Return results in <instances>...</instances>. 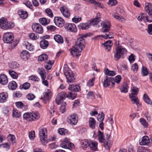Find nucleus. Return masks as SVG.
<instances>
[{
    "label": "nucleus",
    "mask_w": 152,
    "mask_h": 152,
    "mask_svg": "<svg viewBox=\"0 0 152 152\" xmlns=\"http://www.w3.org/2000/svg\"><path fill=\"white\" fill-rule=\"evenodd\" d=\"M139 91V90L137 88L133 86L132 88V93L130 94H132V96H136L138 94Z\"/></svg>",
    "instance_id": "49530a36"
},
{
    "label": "nucleus",
    "mask_w": 152,
    "mask_h": 152,
    "mask_svg": "<svg viewBox=\"0 0 152 152\" xmlns=\"http://www.w3.org/2000/svg\"><path fill=\"white\" fill-rule=\"evenodd\" d=\"M112 15L115 19L120 22L124 21L125 20L124 17L120 16L117 13H113Z\"/></svg>",
    "instance_id": "2f4dec72"
},
{
    "label": "nucleus",
    "mask_w": 152,
    "mask_h": 152,
    "mask_svg": "<svg viewBox=\"0 0 152 152\" xmlns=\"http://www.w3.org/2000/svg\"><path fill=\"white\" fill-rule=\"evenodd\" d=\"M91 1V3L95 5L98 6L99 7L102 8L103 7V5H102L100 3L96 2L94 0H92V1Z\"/></svg>",
    "instance_id": "bf43d9fd"
},
{
    "label": "nucleus",
    "mask_w": 152,
    "mask_h": 152,
    "mask_svg": "<svg viewBox=\"0 0 152 152\" xmlns=\"http://www.w3.org/2000/svg\"><path fill=\"white\" fill-rule=\"evenodd\" d=\"M20 66L19 64L16 61H13L10 63V67L13 69H16L19 67Z\"/></svg>",
    "instance_id": "37998d69"
},
{
    "label": "nucleus",
    "mask_w": 152,
    "mask_h": 152,
    "mask_svg": "<svg viewBox=\"0 0 152 152\" xmlns=\"http://www.w3.org/2000/svg\"><path fill=\"white\" fill-rule=\"evenodd\" d=\"M113 78L106 76L103 81V86L105 87H107L109 86L111 83H112L113 85H114L115 83L113 82Z\"/></svg>",
    "instance_id": "2eb2a0df"
},
{
    "label": "nucleus",
    "mask_w": 152,
    "mask_h": 152,
    "mask_svg": "<svg viewBox=\"0 0 152 152\" xmlns=\"http://www.w3.org/2000/svg\"><path fill=\"white\" fill-rule=\"evenodd\" d=\"M14 26L13 23L8 22L6 18H2L0 19V27L2 29L7 30Z\"/></svg>",
    "instance_id": "39448f33"
},
{
    "label": "nucleus",
    "mask_w": 152,
    "mask_h": 152,
    "mask_svg": "<svg viewBox=\"0 0 152 152\" xmlns=\"http://www.w3.org/2000/svg\"><path fill=\"white\" fill-rule=\"evenodd\" d=\"M35 97V96L32 94H28L26 96L27 98L29 100H31L33 99Z\"/></svg>",
    "instance_id": "338daca9"
},
{
    "label": "nucleus",
    "mask_w": 152,
    "mask_h": 152,
    "mask_svg": "<svg viewBox=\"0 0 152 152\" xmlns=\"http://www.w3.org/2000/svg\"><path fill=\"white\" fill-rule=\"evenodd\" d=\"M28 37L30 39L34 40L38 39L39 38V36L35 33H30L29 34Z\"/></svg>",
    "instance_id": "3c124183"
},
{
    "label": "nucleus",
    "mask_w": 152,
    "mask_h": 152,
    "mask_svg": "<svg viewBox=\"0 0 152 152\" xmlns=\"http://www.w3.org/2000/svg\"><path fill=\"white\" fill-rule=\"evenodd\" d=\"M105 74L108 76H114L115 75V71H110L107 68H105L104 70Z\"/></svg>",
    "instance_id": "ea45409f"
},
{
    "label": "nucleus",
    "mask_w": 152,
    "mask_h": 152,
    "mask_svg": "<svg viewBox=\"0 0 152 152\" xmlns=\"http://www.w3.org/2000/svg\"><path fill=\"white\" fill-rule=\"evenodd\" d=\"M81 20V18L80 17H77L75 16L72 19L73 22L77 23Z\"/></svg>",
    "instance_id": "774afa93"
},
{
    "label": "nucleus",
    "mask_w": 152,
    "mask_h": 152,
    "mask_svg": "<svg viewBox=\"0 0 152 152\" xmlns=\"http://www.w3.org/2000/svg\"><path fill=\"white\" fill-rule=\"evenodd\" d=\"M20 56L21 58L26 60H28L29 57V54L28 51L24 50L21 53Z\"/></svg>",
    "instance_id": "393cba45"
},
{
    "label": "nucleus",
    "mask_w": 152,
    "mask_h": 152,
    "mask_svg": "<svg viewBox=\"0 0 152 152\" xmlns=\"http://www.w3.org/2000/svg\"><path fill=\"white\" fill-rule=\"evenodd\" d=\"M77 95L76 93L74 92L72 93L71 92H69L67 95L66 94L67 98L72 100L75 99Z\"/></svg>",
    "instance_id": "c03bdc74"
},
{
    "label": "nucleus",
    "mask_w": 152,
    "mask_h": 152,
    "mask_svg": "<svg viewBox=\"0 0 152 152\" xmlns=\"http://www.w3.org/2000/svg\"><path fill=\"white\" fill-rule=\"evenodd\" d=\"M150 143V140L148 137L147 136L143 137L141 141L140 140L139 143L141 145H146Z\"/></svg>",
    "instance_id": "aec40b11"
},
{
    "label": "nucleus",
    "mask_w": 152,
    "mask_h": 152,
    "mask_svg": "<svg viewBox=\"0 0 152 152\" xmlns=\"http://www.w3.org/2000/svg\"><path fill=\"white\" fill-rule=\"evenodd\" d=\"M142 16H143V17L142 18V20H143L145 22H152V19L149 20V18L147 16L146 14L142 13Z\"/></svg>",
    "instance_id": "603ef678"
},
{
    "label": "nucleus",
    "mask_w": 152,
    "mask_h": 152,
    "mask_svg": "<svg viewBox=\"0 0 152 152\" xmlns=\"http://www.w3.org/2000/svg\"><path fill=\"white\" fill-rule=\"evenodd\" d=\"M60 10L63 15L66 18H68L70 16V12L68 9L66 7L63 6L60 8Z\"/></svg>",
    "instance_id": "dca6fc26"
},
{
    "label": "nucleus",
    "mask_w": 152,
    "mask_h": 152,
    "mask_svg": "<svg viewBox=\"0 0 152 152\" xmlns=\"http://www.w3.org/2000/svg\"><path fill=\"white\" fill-rule=\"evenodd\" d=\"M54 39L55 41L59 43H62L64 40L62 37L59 35H54Z\"/></svg>",
    "instance_id": "473e14b6"
},
{
    "label": "nucleus",
    "mask_w": 152,
    "mask_h": 152,
    "mask_svg": "<svg viewBox=\"0 0 152 152\" xmlns=\"http://www.w3.org/2000/svg\"><path fill=\"white\" fill-rule=\"evenodd\" d=\"M45 12L48 15L50 18H52L53 16V14L52 10L49 9L47 8L45 10Z\"/></svg>",
    "instance_id": "5fc2aeb1"
},
{
    "label": "nucleus",
    "mask_w": 152,
    "mask_h": 152,
    "mask_svg": "<svg viewBox=\"0 0 152 152\" xmlns=\"http://www.w3.org/2000/svg\"><path fill=\"white\" fill-rule=\"evenodd\" d=\"M89 146L91 150L95 151L97 149V143L96 141L89 142Z\"/></svg>",
    "instance_id": "c9c22d12"
},
{
    "label": "nucleus",
    "mask_w": 152,
    "mask_h": 152,
    "mask_svg": "<svg viewBox=\"0 0 152 152\" xmlns=\"http://www.w3.org/2000/svg\"><path fill=\"white\" fill-rule=\"evenodd\" d=\"M66 121L71 125H75L78 121L77 115L76 114H73L67 118Z\"/></svg>",
    "instance_id": "1a4fd4ad"
},
{
    "label": "nucleus",
    "mask_w": 152,
    "mask_h": 152,
    "mask_svg": "<svg viewBox=\"0 0 152 152\" xmlns=\"http://www.w3.org/2000/svg\"><path fill=\"white\" fill-rule=\"evenodd\" d=\"M15 105L17 107L19 108H22L24 106V104L21 102H16Z\"/></svg>",
    "instance_id": "0e129e2a"
},
{
    "label": "nucleus",
    "mask_w": 152,
    "mask_h": 152,
    "mask_svg": "<svg viewBox=\"0 0 152 152\" xmlns=\"http://www.w3.org/2000/svg\"><path fill=\"white\" fill-rule=\"evenodd\" d=\"M87 97L88 99H94V96L93 92L92 91H89L87 94Z\"/></svg>",
    "instance_id": "680f3d73"
},
{
    "label": "nucleus",
    "mask_w": 152,
    "mask_h": 152,
    "mask_svg": "<svg viewBox=\"0 0 152 152\" xmlns=\"http://www.w3.org/2000/svg\"><path fill=\"white\" fill-rule=\"evenodd\" d=\"M3 40L5 43H12L14 42V35L11 32L4 33L3 35Z\"/></svg>",
    "instance_id": "0eeeda50"
},
{
    "label": "nucleus",
    "mask_w": 152,
    "mask_h": 152,
    "mask_svg": "<svg viewBox=\"0 0 152 152\" xmlns=\"http://www.w3.org/2000/svg\"><path fill=\"white\" fill-rule=\"evenodd\" d=\"M141 74L143 76H147L148 74V71L147 68L143 66H142V67Z\"/></svg>",
    "instance_id": "79ce46f5"
},
{
    "label": "nucleus",
    "mask_w": 152,
    "mask_h": 152,
    "mask_svg": "<svg viewBox=\"0 0 152 152\" xmlns=\"http://www.w3.org/2000/svg\"><path fill=\"white\" fill-rule=\"evenodd\" d=\"M90 24L88 22L86 23H80L78 26L79 28L82 30L87 29L90 28Z\"/></svg>",
    "instance_id": "cd10ccee"
},
{
    "label": "nucleus",
    "mask_w": 152,
    "mask_h": 152,
    "mask_svg": "<svg viewBox=\"0 0 152 152\" xmlns=\"http://www.w3.org/2000/svg\"><path fill=\"white\" fill-rule=\"evenodd\" d=\"M128 86L127 84L126 83H124L120 88L121 91L125 93H127L128 92Z\"/></svg>",
    "instance_id": "f704fd0d"
},
{
    "label": "nucleus",
    "mask_w": 152,
    "mask_h": 152,
    "mask_svg": "<svg viewBox=\"0 0 152 152\" xmlns=\"http://www.w3.org/2000/svg\"><path fill=\"white\" fill-rule=\"evenodd\" d=\"M52 96V93L49 89H47V92L43 93V99L45 101H47L50 99Z\"/></svg>",
    "instance_id": "412c9836"
},
{
    "label": "nucleus",
    "mask_w": 152,
    "mask_h": 152,
    "mask_svg": "<svg viewBox=\"0 0 152 152\" xmlns=\"http://www.w3.org/2000/svg\"><path fill=\"white\" fill-rule=\"evenodd\" d=\"M116 0H109L108 3L109 5L111 6L115 5L117 4Z\"/></svg>",
    "instance_id": "e2e57ef3"
},
{
    "label": "nucleus",
    "mask_w": 152,
    "mask_h": 152,
    "mask_svg": "<svg viewBox=\"0 0 152 152\" xmlns=\"http://www.w3.org/2000/svg\"><path fill=\"white\" fill-rule=\"evenodd\" d=\"M18 86L16 82L14 81L10 82L8 85L9 88L12 90H14L16 89L17 87Z\"/></svg>",
    "instance_id": "7c9ffc66"
},
{
    "label": "nucleus",
    "mask_w": 152,
    "mask_h": 152,
    "mask_svg": "<svg viewBox=\"0 0 152 152\" xmlns=\"http://www.w3.org/2000/svg\"><path fill=\"white\" fill-rule=\"evenodd\" d=\"M61 146L63 148L72 150L75 148L74 144L68 140L63 141L60 144Z\"/></svg>",
    "instance_id": "9d476101"
},
{
    "label": "nucleus",
    "mask_w": 152,
    "mask_h": 152,
    "mask_svg": "<svg viewBox=\"0 0 152 152\" xmlns=\"http://www.w3.org/2000/svg\"><path fill=\"white\" fill-rule=\"evenodd\" d=\"M104 47L107 51H109L110 49L113 45L111 40H109L107 41L104 43L102 44Z\"/></svg>",
    "instance_id": "b1692460"
},
{
    "label": "nucleus",
    "mask_w": 152,
    "mask_h": 152,
    "mask_svg": "<svg viewBox=\"0 0 152 152\" xmlns=\"http://www.w3.org/2000/svg\"><path fill=\"white\" fill-rule=\"evenodd\" d=\"M25 46L26 48L29 51H33L34 50L33 46L31 44L28 42L25 43Z\"/></svg>",
    "instance_id": "09e8293b"
},
{
    "label": "nucleus",
    "mask_w": 152,
    "mask_h": 152,
    "mask_svg": "<svg viewBox=\"0 0 152 152\" xmlns=\"http://www.w3.org/2000/svg\"><path fill=\"white\" fill-rule=\"evenodd\" d=\"M29 137L31 140H33L35 137V133L34 131L29 132Z\"/></svg>",
    "instance_id": "052dcab7"
},
{
    "label": "nucleus",
    "mask_w": 152,
    "mask_h": 152,
    "mask_svg": "<svg viewBox=\"0 0 152 152\" xmlns=\"http://www.w3.org/2000/svg\"><path fill=\"white\" fill-rule=\"evenodd\" d=\"M64 72V75L66 77L67 82L68 83L74 82L75 80V78L72 72L68 68L65 69Z\"/></svg>",
    "instance_id": "6e6552de"
},
{
    "label": "nucleus",
    "mask_w": 152,
    "mask_h": 152,
    "mask_svg": "<svg viewBox=\"0 0 152 152\" xmlns=\"http://www.w3.org/2000/svg\"><path fill=\"white\" fill-rule=\"evenodd\" d=\"M100 21L99 18H95L92 19L89 22L90 25H94L97 24Z\"/></svg>",
    "instance_id": "de8ad7c7"
},
{
    "label": "nucleus",
    "mask_w": 152,
    "mask_h": 152,
    "mask_svg": "<svg viewBox=\"0 0 152 152\" xmlns=\"http://www.w3.org/2000/svg\"><path fill=\"white\" fill-rule=\"evenodd\" d=\"M48 59V55L45 54H43L39 56L38 58V60L41 61H45L47 62Z\"/></svg>",
    "instance_id": "a19ab883"
},
{
    "label": "nucleus",
    "mask_w": 152,
    "mask_h": 152,
    "mask_svg": "<svg viewBox=\"0 0 152 152\" xmlns=\"http://www.w3.org/2000/svg\"><path fill=\"white\" fill-rule=\"evenodd\" d=\"M67 97L66 93L65 92H61L58 93L56 99V102L59 104L61 101Z\"/></svg>",
    "instance_id": "ddd939ff"
},
{
    "label": "nucleus",
    "mask_w": 152,
    "mask_h": 152,
    "mask_svg": "<svg viewBox=\"0 0 152 152\" xmlns=\"http://www.w3.org/2000/svg\"><path fill=\"white\" fill-rule=\"evenodd\" d=\"M48 42L45 39L42 40L40 43L41 47L43 49L46 48L48 46Z\"/></svg>",
    "instance_id": "e433bc0d"
},
{
    "label": "nucleus",
    "mask_w": 152,
    "mask_h": 152,
    "mask_svg": "<svg viewBox=\"0 0 152 152\" xmlns=\"http://www.w3.org/2000/svg\"><path fill=\"white\" fill-rule=\"evenodd\" d=\"M145 10L149 15H152V4L150 3L145 4Z\"/></svg>",
    "instance_id": "f3484780"
},
{
    "label": "nucleus",
    "mask_w": 152,
    "mask_h": 152,
    "mask_svg": "<svg viewBox=\"0 0 152 152\" xmlns=\"http://www.w3.org/2000/svg\"><path fill=\"white\" fill-rule=\"evenodd\" d=\"M89 142H88L87 141L84 140L82 142L81 145L82 148L85 149L89 145Z\"/></svg>",
    "instance_id": "6e6d98bb"
},
{
    "label": "nucleus",
    "mask_w": 152,
    "mask_h": 152,
    "mask_svg": "<svg viewBox=\"0 0 152 152\" xmlns=\"http://www.w3.org/2000/svg\"><path fill=\"white\" fill-rule=\"evenodd\" d=\"M24 119L28 121H32L38 120L40 117L39 113L37 112L26 113L23 115Z\"/></svg>",
    "instance_id": "f03ea898"
},
{
    "label": "nucleus",
    "mask_w": 152,
    "mask_h": 152,
    "mask_svg": "<svg viewBox=\"0 0 152 152\" xmlns=\"http://www.w3.org/2000/svg\"><path fill=\"white\" fill-rule=\"evenodd\" d=\"M38 72L41 76L42 79H46V74L45 70L43 68H38Z\"/></svg>",
    "instance_id": "c85d7f7f"
},
{
    "label": "nucleus",
    "mask_w": 152,
    "mask_h": 152,
    "mask_svg": "<svg viewBox=\"0 0 152 152\" xmlns=\"http://www.w3.org/2000/svg\"><path fill=\"white\" fill-rule=\"evenodd\" d=\"M30 86V84L28 83H25L21 85L20 86V89H23L25 90H27L28 89Z\"/></svg>",
    "instance_id": "8fccbe9b"
},
{
    "label": "nucleus",
    "mask_w": 152,
    "mask_h": 152,
    "mask_svg": "<svg viewBox=\"0 0 152 152\" xmlns=\"http://www.w3.org/2000/svg\"><path fill=\"white\" fill-rule=\"evenodd\" d=\"M39 138L40 141L43 145H46L48 142L47 130L45 128L40 129L39 130Z\"/></svg>",
    "instance_id": "20e7f679"
},
{
    "label": "nucleus",
    "mask_w": 152,
    "mask_h": 152,
    "mask_svg": "<svg viewBox=\"0 0 152 152\" xmlns=\"http://www.w3.org/2000/svg\"><path fill=\"white\" fill-rule=\"evenodd\" d=\"M18 14L20 18L23 19H25L27 18L28 16L27 12L25 11L21 10L18 11Z\"/></svg>",
    "instance_id": "5701e85b"
},
{
    "label": "nucleus",
    "mask_w": 152,
    "mask_h": 152,
    "mask_svg": "<svg viewBox=\"0 0 152 152\" xmlns=\"http://www.w3.org/2000/svg\"><path fill=\"white\" fill-rule=\"evenodd\" d=\"M118 44H116L117 46L115 48V52L114 54V59L116 61H118L122 56L125 54L126 52V50L124 48H123L121 46H118Z\"/></svg>",
    "instance_id": "7ed1b4c3"
},
{
    "label": "nucleus",
    "mask_w": 152,
    "mask_h": 152,
    "mask_svg": "<svg viewBox=\"0 0 152 152\" xmlns=\"http://www.w3.org/2000/svg\"><path fill=\"white\" fill-rule=\"evenodd\" d=\"M31 28L34 32L38 34H41L43 32V28L39 23H34L33 24Z\"/></svg>",
    "instance_id": "9b49d317"
},
{
    "label": "nucleus",
    "mask_w": 152,
    "mask_h": 152,
    "mask_svg": "<svg viewBox=\"0 0 152 152\" xmlns=\"http://www.w3.org/2000/svg\"><path fill=\"white\" fill-rule=\"evenodd\" d=\"M9 74L10 76L13 79H17L18 77V75L17 72L12 69L9 70Z\"/></svg>",
    "instance_id": "4c0bfd02"
},
{
    "label": "nucleus",
    "mask_w": 152,
    "mask_h": 152,
    "mask_svg": "<svg viewBox=\"0 0 152 152\" xmlns=\"http://www.w3.org/2000/svg\"><path fill=\"white\" fill-rule=\"evenodd\" d=\"M8 83V79L6 75L4 74L0 75V83L4 85L7 84Z\"/></svg>",
    "instance_id": "6ab92c4d"
},
{
    "label": "nucleus",
    "mask_w": 152,
    "mask_h": 152,
    "mask_svg": "<svg viewBox=\"0 0 152 152\" xmlns=\"http://www.w3.org/2000/svg\"><path fill=\"white\" fill-rule=\"evenodd\" d=\"M129 97L131 99V101L133 102V104H135L138 107H139L140 104H139V100L136 96H132V94H129Z\"/></svg>",
    "instance_id": "bb28decb"
},
{
    "label": "nucleus",
    "mask_w": 152,
    "mask_h": 152,
    "mask_svg": "<svg viewBox=\"0 0 152 152\" xmlns=\"http://www.w3.org/2000/svg\"><path fill=\"white\" fill-rule=\"evenodd\" d=\"M79 36V38L75 42V44L70 49V53L73 56H78L80 55V53L81 52L85 47L84 38L89 36V34L88 33L81 34Z\"/></svg>",
    "instance_id": "f257e3e1"
},
{
    "label": "nucleus",
    "mask_w": 152,
    "mask_h": 152,
    "mask_svg": "<svg viewBox=\"0 0 152 152\" xmlns=\"http://www.w3.org/2000/svg\"><path fill=\"white\" fill-rule=\"evenodd\" d=\"M121 77L119 75L116 76L114 79H113V81H114L117 83H119L121 80Z\"/></svg>",
    "instance_id": "69168bd1"
},
{
    "label": "nucleus",
    "mask_w": 152,
    "mask_h": 152,
    "mask_svg": "<svg viewBox=\"0 0 152 152\" xmlns=\"http://www.w3.org/2000/svg\"><path fill=\"white\" fill-rule=\"evenodd\" d=\"M88 124L89 126L92 129H95L96 125V122L95 119L91 117L89 119Z\"/></svg>",
    "instance_id": "4be33fe9"
},
{
    "label": "nucleus",
    "mask_w": 152,
    "mask_h": 152,
    "mask_svg": "<svg viewBox=\"0 0 152 152\" xmlns=\"http://www.w3.org/2000/svg\"><path fill=\"white\" fill-rule=\"evenodd\" d=\"M54 21L56 25L58 27L63 26L65 23L64 19L59 17H55L54 18Z\"/></svg>",
    "instance_id": "4468645a"
},
{
    "label": "nucleus",
    "mask_w": 152,
    "mask_h": 152,
    "mask_svg": "<svg viewBox=\"0 0 152 152\" xmlns=\"http://www.w3.org/2000/svg\"><path fill=\"white\" fill-rule=\"evenodd\" d=\"M12 115L13 117L19 118L21 116V114L18 110H14L12 112Z\"/></svg>",
    "instance_id": "864d4df0"
},
{
    "label": "nucleus",
    "mask_w": 152,
    "mask_h": 152,
    "mask_svg": "<svg viewBox=\"0 0 152 152\" xmlns=\"http://www.w3.org/2000/svg\"><path fill=\"white\" fill-rule=\"evenodd\" d=\"M104 115L102 112L101 113V114H98L97 117V120L99 121L102 122L104 118Z\"/></svg>",
    "instance_id": "13d9d810"
},
{
    "label": "nucleus",
    "mask_w": 152,
    "mask_h": 152,
    "mask_svg": "<svg viewBox=\"0 0 152 152\" xmlns=\"http://www.w3.org/2000/svg\"><path fill=\"white\" fill-rule=\"evenodd\" d=\"M39 21L40 23L44 26L47 25L50 22V21L49 20H47L45 18H40L39 20Z\"/></svg>",
    "instance_id": "58836bf2"
},
{
    "label": "nucleus",
    "mask_w": 152,
    "mask_h": 152,
    "mask_svg": "<svg viewBox=\"0 0 152 152\" xmlns=\"http://www.w3.org/2000/svg\"><path fill=\"white\" fill-rule=\"evenodd\" d=\"M102 26V31L103 32H108L110 29V23L109 21L105 20L101 23Z\"/></svg>",
    "instance_id": "f8f14e48"
},
{
    "label": "nucleus",
    "mask_w": 152,
    "mask_h": 152,
    "mask_svg": "<svg viewBox=\"0 0 152 152\" xmlns=\"http://www.w3.org/2000/svg\"><path fill=\"white\" fill-rule=\"evenodd\" d=\"M139 122L143 126L144 128H146L148 127V123L144 118H140V119Z\"/></svg>",
    "instance_id": "a18cd8bd"
},
{
    "label": "nucleus",
    "mask_w": 152,
    "mask_h": 152,
    "mask_svg": "<svg viewBox=\"0 0 152 152\" xmlns=\"http://www.w3.org/2000/svg\"><path fill=\"white\" fill-rule=\"evenodd\" d=\"M143 99L144 102L150 105L152 104V102L151 99L147 94H144L143 97Z\"/></svg>",
    "instance_id": "72a5a7b5"
},
{
    "label": "nucleus",
    "mask_w": 152,
    "mask_h": 152,
    "mask_svg": "<svg viewBox=\"0 0 152 152\" xmlns=\"http://www.w3.org/2000/svg\"><path fill=\"white\" fill-rule=\"evenodd\" d=\"M66 27L68 30L70 31L75 32L77 31L76 26L74 23H68L66 25Z\"/></svg>",
    "instance_id": "a211bd4d"
},
{
    "label": "nucleus",
    "mask_w": 152,
    "mask_h": 152,
    "mask_svg": "<svg viewBox=\"0 0 152 152\" xmlns=\"http://www.w3.org/2000/svg\"><path fill=\"white\" fill-rule=\"evenodd\" d=\"M98 139L99 141L101 143H103L105 148L107 150H109L110 148V145L108 143V140L105 141V139L104 138V136L102 132L100 131H98L97 135Z\"/></svg>",
    "instance_id": "423d86ee"
},
{
    "label": "nucleus",
    "mask_w": 152,
    "mask_h": 152,
    "mask_svg": "<svg viewBox=\"0 0 152 152\" xmlns=\"http://www.w3.org/2000/svg\"><path fill=\"white\" fill-rule=\"evenodd\" d=\"M68 89L69 91H80V88L79 86L78 85H70Z\"/></svg>",
    "instance_id": "c756f323"
},
{
    "label": "nucleus",
    "mask_w": 152,
    "mask_h": 152,
    "mask_svg": "<svg viewBox=\"0 0 152 152\" xmlns=\"http://www.w3.org/2000/svg\"><path fill=\"white\" fill-rule=\"evenodd\" d=\"M132 70L134 73H136L138 69V66L137 64L135 63L132 66Z\"/></svg>",
    "instance_id": "4d7b16f0"
},
{
    "label": "nucleus",
    "mask_w": 152,
    "mask_h": 152,
    "mask_svg": "<svg viewBox=\"0 0 152 152\" xmlns=\"http://www.w3.org/2000/svg\"><path fill=\"white\" fill-rule=\"evenodd\" d=\"M8 94L6 93H0V103H4L5 102L8 98Z\"/></svg>",
    "instance_id": "a878e982"
}]
</instances>
